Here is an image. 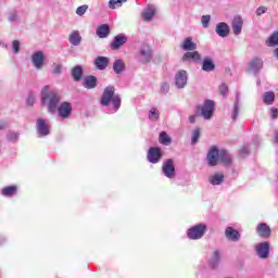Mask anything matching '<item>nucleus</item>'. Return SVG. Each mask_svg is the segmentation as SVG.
<instances>
[{
    "label": "nucleus",
    "mask_w": 278,
    "mask_h": 278,
    "mask_svg": "<svg viewBox=\"0 0 278 278\" xmlns=\"http://www.w3.org/2000/svg\"><path fill=\"white\" fill-rule=\"evenodd\" d=\"M155 16V7H148L142 12V18L143 21H151Z\"/></svg>",
    "instance_id": "c756f323"
},
{
    "label": "nucleus",
    "mask_w": 278,
    "mask_h": 278,
    "mask_svg": "<svg viewBox=\"0 0 278 278\" xmlns=\"http://www.w3.org/2000/svg\"><path fill=\"white\" fill-rule=\"evenodd\" d=\"M239 114H240V93L237 92L235 106H233V110H232V113H231L232 121H238Z\"/></svg>",
    "instance_id": "cd10ccee"
},
{
    "label": "nucleus",
    "mask_w": 278,
    "mask_h": 278,
    "mask_svg": "<svg viewBox=\"0 0 278 278\" xmlns=\"http://www.w3.org/2000/svg\"><path fill=\"white\" fill-rule=\"evenodd\" d=\"M263 101L266 105H273L275 103V92L267 91L263 96Z\"/></svg>",
    "instance_id": "72a5a7b5"
},
{
    "label": "nucleus",
    "mask_w": 278,
    "mask_h": 278,
    "mask_svg": "<svg viewBox=\"0 0 278 278\" xmlns=\"http://www.w3.org/2000/svg\"><path fill=\"white\" fill-rule=\"evenodd\" d=\"M219 93L223 96V97H227V94L229 93V87L227 86V84L223 83L219 88Z\"/></svg>",
    "instance_id": "37998d69"
},
{
    "label": "nucleus",
    "mask_w": 278,
    "mask_h": 278,
    "mask_svg": "<svg viewBox=\"0 0 278 278\" xmlns=\"http://www.w3.org/2000/svg\"><path fill=\"white\" fill-rule=\"evenodd\" d=\"M218 264H220V252L214 251L210 260V266L212 268H218Z\"/></svg>",
    "instance_id": "7c9ffc66"
},
{
    "label": "nucleus",
    "mask_w": 278,
    "mask_h": 278,
    "mask_svg": "<svg viewBox=\"0 0 278 278\" xmlns=\"http://www.w3.org/2000/svg\"><path fill=\"white\" fill-rule=\"evenodd\" d=\"M62 98L55 90H51V87L45 86L41 89V103L47 105L49 114H55L58 112L59 118H68L73 114V105L70 102H62L58 104Z\"/></svg>",
    "instance_id": "f257e3e1"
},
{
    "label": "nucleus",
    "mask_w": 278,
    "mask_h": 278,
    "mask_svg": "<svg viewBox=\"0 0 278 278\" xmlns=\"http://www.w3.org/2000/svg\"><path fill=\"white\" fill-rule=\"evenodd\" d=\"M148 118L152 123L160 121V110H157V108H151L148 113Z\"/></svg>",
    "instance_id": "2f4dec72"
},
{
    "label": "nucleus",
    "mask_w": 278,
    "mask_h": 278,
    "mask_svg": "<svg viewBox=\"0 0 278 278\" xmlns=\"http://www.w3.org/2000/svg\"><path fill=\"white\" fill-rule=\"evenodd\" d=\"M163 175L168 179H174L175 177V162L173 159H167L164 161L162 166Z\"/></svg>",
    "instance_id": "6e6552de"
},
{
    "label": "nucleus",
    "mask_w": 278,
    "mask_h": 278,
    "mask_svg": "<svg viewBox=\"0 0 278 278\" xmlns=\"http://www.w3.org/2000/svg\"><path fill=\"white\" fill-rule=\"evenodd\" d=\"M30 62L36 71H42L45 68V62H47V56H45V52L38 50L30 55Z\"/></svg>",
    "instance_id": "20e7f679"
},
{
    "label": "nucleus",
    "mask_w": 278,
    "mask_h": 278,
    "mask_svg": "<svg viewBox=\"0 0 278 278\" xmlns=\"http://www.w3.org/2000/svg\"><path fill=\"white\" fill-rule=\"evenodd\" d=\"M0 129H5V124H0Z\"/></svg>",
    "instance_id": "6e6d98bb"
},
{
    "label": "nucleus",
    "mask_w": 278,
    "mask_h": 278,
    "mask_svg": "<svg viewBox=\"0 0 278 278\" xmlns=\"http://www.w3.org/2000/svg\"><path fill=\"white\" fill-rule=\"evenodd\" d=\"M205 231H207V225L197 224L188 229L187 237L189 240H201L205 236Z\"/></svg>",
    "instance_id": "7ed1b4c3"
},
{
    "label": "nucleus",
    "mask_w": 278,
    "mask_h": 278,
    "mask_svg": "<svg viewBox=\"0 0 278 278\" xmlns=\"http://www.w3.org/2000/svg\"><path fill=\"white\" fill-rule=\"evenodd\" d=\"M215 31L220 36V38H227V36H229V25L225 22H220L216 25Z\"/></svg>",
    "instance_id": "6ab92c4d"
},
{
    "label": "nucleus",
    "mask_w": 278,
    "mask_h": 278,
    "mask_svg": "<svg viewBox=\"0 0 278 278\" xmlns=\"http://www.w3.org/2000/svg\"><path fill=\"white\" fill-rule=\"evenodd\" d=\"M35 103H36V96H34L33 93H29L26 99V105L31 108Z\"/></svg>",
    "instance_id": "de8ad7c7"
},
{
    "label": "nucleus",
    "mask_w": 278,
    "mask_h": 278,
    "mask_svg": "<svg viewBox=\"0 0 278 278\" xmlns=\"http://www.w3.org/2000/svg\"><path fill=\"white\" fill-rule=\"evenodd\" d=\"M96 34L100 38H108L110 36V25L108 24L100 25L97 28Z\"/></svg>",
    "instance_id": "b1692460"
},
{
    "label": "nucleus",
    "mask_w": 278,
    "mask_h": 278,
    "mask_svg": "<svg viewBox=\"0 0 278 278\" xmlns=\"http://www.w3.org/2000/svg\"><path fill=\"white\" fill-rule=\"evenodd\" d=\"M12 51L13 53H18L21 51V41L20 40H13L12 42Z\"/></svg>",
    "instance_id": "49530a36"
},
{
    "label": "nucleus",
    "mask_w": 278,
    "mask_h": 278,
    "mask_svg": "<svg viewBox=\"0 0 278 278\" xmlns=\"http://www.w3.org/2000/svg\"><path fill=\"white\" fill-rule=\"evenodd\" d=\"M231 26L235 36H240L242 34V27L244 26V20H242V16L236 15L232 18Z\"/></svg>",
    "instance_id": "ddd939ff"
},
{
    "label": "nucleus",
    "mask_w": 278,
    "mask_h": 278,
    "mask_svg": "<svg viewBox=\"0 0 278 278\" xmlns=\"http://www.w3.org/2000/svg\"><path fill=\"white\" fill-rule=\"evenodd\" d=\"M123 3H127V0H110L109 8L110 10H116V8H121Z\"/></svg>",
    "instance_id": "4c0bfd02"
},
{
    "label": "nucleus",
    "mask_w": 278,
    "mask_h": 278,
    "mask_svg": "<svg viewBox=\"0 0 278 278\" xmlns=\"http://www.w3.org/2000/svg\"><path fill=\"white\" fill-rule=\"evenodd\" d=\"M182 62H201V54L198 51L186 52Z\"/></svg>",
    "instance_id": "412c9836"
},
{
    "label": "nucleus",
    "mask_w": 278,
    "mask_h": 278,
    "mask_svg": "<svg viewBox=\"0 0 278 278\" xmlns=\"http://www.w3.org/2000/svg\"><path fill=\"white\" fill-rule=\"evenodd\" d=\"M199 138H201V130L199 128H197L192 132L191 143L197 144V142H199Z\"/></svg>",
    "instance_id": "58836bf2"
},
{
    "label": "nucleus",
    "mask_w": 278,
    "mask_h": 278,
    "mask_svg": "<svg viewBox=\"0 0 278 278\" xmlns=\"http://www.w3.org/2000/svg\"><path fill=\"white\" fill-rule=\"evenodd\" d=\"M211 16L210 15H203L201 17V23H202V27H204V29H207V27H210V21H211Z\"/></svg>",
    "instance_id": "c03bdc74"
},
{
    "label": "nucleus",
    "mask_w": 278,
    "mask_h": 278,
    "mask_svg": "<svg viewBox=\"0 0 278 278\" xmlns=\"http://www.w3.org/2000/svg\"><path fill=\"white\" fill-rule=\"evenodd\" d=\"M88 12V4L80 5L76 9L77 16H84Z\"/></svg>",
    "instance_id": "79ce46f5"
},
{
    "label": "nucleus",
    "mask_w": 278,
    "mask_h": 278,
    "mask_svg": "<svg viewBox=\"0 0 278 278\" xmlns=\"http://www.w3.org/2000/svg\"><path fill=\"white\" fill-rule=\"evenodd\" d=\"M262 66H264V61H262L260 58H255L250 62L248 72L252 73L253 75H257V73L262 71Z\"/></svg>",
    "instance_id": "4468645a"
},
{
    "label": "nucleus",
    "mask_w": 278,
    "mask_h": 278,
    "mask_svg": "<svg viewBox=\"0 0 278 278\" xmlns=\"http://www.w3.org/2000/svg\"><path fill=\"white\" fill-rule=\"evenodd\" d=\"M68 40L73 47H79L81 45V34H79V30L72 31Z\"/></svg>",
    "instance_id": "4be33fe9"
},
{
    "label": "nucleus",
    "mask_w": 278,
    "mask_h": 278,
    "mask_svg": "<svg viewBox=\"0 0 278 278\" xmlns=\"http://www.w3.org/2000/svg\"><path fill=\"white\" fill-rule=\"evenodd\" d=\"M159 142L160 144H164V147H168L173 142V139L166 131H161L159 135Z\"/></svg>",
    "instance_id": "c85d7f7f"
},
{
    "label": "nucleus",
    "mask_w": 278,
    "mask_h": 278,
    "mask_svg": "<svg viewBox=\"0 0 278 278\" xmlns=\"http://www.w3.org/2000/svg\"><path fill=\"white\" fill-rule=\"evenodd\" d=\"M114 92H116L114 86H108L100 100L103 108H109V114H115L117 110H121V96Z\"/></svg>",
    "instance_id": "f03ea898"
},
{
    "label": "nucleus",
    "mask_w": 278,
    "mask_h": 278,
    "mask_svg": "<svg viewBox=\"0 0 278 278\" xmlns=\"http://www.w3.org/2000/svg\"><path fill=\"white\" fill-rule=\"evenodd\" d=\"M225 236L230 242H238L240 240V232L233 227H227L225 230Z\"/></svg>",
    "instance_id": "f3484780"
},
{
    "label": "nucleus",
    "mask_w": 278,
    "mask_h": 278,
    "mask_svg": "<svg viewBox=\"0 0 278 278\" xmlns=\"http://www.w3.org/2000/svg\"><path fill=\"white\" fill-rule=\"evenodd\" d=\"M53 75H62V64H53Z\"/></svg>",
    "instance_id": "09e8293b"
},
{
    "label": "nucleus",
    "mask_w": 278,
    "mask_h": 278,
    "mask_svg": "<svg viewBox=\"0 0 278 278\" xmlns=\"http://www.w3.org/2000/svg\"><path fill=\"white\" fill-rule=\"evenodd\" d=\"M225 181V175L223 173H215L208 177V184L211 186H220Z\"/></svg>",
    "instance_id": "aec40b11"
},
{
    "label": "nucleus",
    "mask_w": 278,
    "mask_h": 278,
    "mask_svg": "<svg viewBox=\"0 0 278 278\" xmlns=\"http://www.w3.org/2000/svg\"><path fill=\"white\" fill-rule=\"evenodd\" d=\"M127 42V36L124 34L117 35L114 37L113 41L111 42V49L113 51H118L119 48L123 47V45H126Z\"/></svg>",
    "instance_id": "2eb2a0df"
},
{
    "label": "nucleus",
    "mask_w": 278,
    "mask_h": 278,
    "mask_svg": "<svg viewBox=\"0 0 278 278\" xmlns=\"http://www.w3.org/2000/svg\"><path fill=\"white\" fill-rule=\"evenodd\" d=\"M110 64V59L108 56H98L94 60V66L98 71H105Z\"/></svg>",
    "instance_id": "a211bd4d"
},
{
    "label": "nucleus",
    "mask_w": 278,
    "mask_h": 278,
    "mask_svg": "<svg viewBox=\"0 0 278 278\" xmlns=\"http://www.w3.org/2000/svg\"><path fill=\"white\" fill-rule=\"evenodd\" d=\"M274 55H275L276 60H278V48H276V49L274 50Z\"/></svg>",
    "instance_id": "5fc2aeb1"
},
{
    "label": "nucleus",
    "mask_w": 278,
    "mask_h": 278,
    "mask_svg": "<svg viewBox=\"0 0 278 278\" xmlns=\"http://www.w3.org/2000/svg\"><path fill=\"white\" fill-rule=\"evenodd\" d=\"M180 47L184 51H195L197 43L192 41V37H187Z\"/></svg>",
    "instance_id": "5701e85b"
},
{
    "label": "nucleus",
    "mask_w": 278,
    "mask_h": 278,
    "mask_svg": "<svg viewBox=\"0 0 278 278\" xmlns=\"http://www.w3.org/2000/svg\"><path fill=\"white\" fill-rule=\"evenodd\" d=\"M18 138H21L18 132L11 131L7 135L9 142H17Z\"/></svg>",
    "instance_id": "ea45409f"
},
{
    "label": "nucleus",
    "mask_w": 278,
    "mask_h": 278,
    "mask_svg": "<svg viewBox=\"0 0 278 278\" xmlns=\"http://www.w3.org/2000/svg\"><path fill=\"white\" fill-rule=\"evenodd\" d=\"M83 86L84 88H87V90H92L93 88H97V77L94 76L85 77Z\"/></svg>",
    "instance_id": "393cba45"
},
{
    "label": "nucleus",
    "mask_w": 278,
    "mask_h": 278,
    "mask_svg": "<svg viewBox=\"0 0 278 278\" xmlns=\"http://www.w3.org/2000/svg\"><path fill=\"white\" fill-rule=\"evenodd\" d=\"M169 90H170V85H168V83L164 81L161 84L160 92L162 94H168Z\"/></svg>",
    "instance_id": "a18cd8bd"
},
{
    "label": "nucleus",
    "mask_w": 278,
    "mask_h": 278,
    "mask_svg": "<svg viewBox=\"0 0 278 278\" xmlns=\"http://www.w3.org/2000/svg\"><path fill=\"white\" fill-rule=\"evenodd\" d=\"M240 155H249V144H245L240 150Z\"/></svg>",
    "instance_id": "3c124183"
},
{
    "label": "nucleus",
    "mask_w": 278,
    "mask_h": 278,
    "mask_svg": "<svg viewBox=\"0 0 278 278\" xmlns=\"http://www.w3.org/2000/svg\"><path fill=\"white\" fill-rule=\"evenodd\" d=\"M215 105L216 104L212 100H206L202 105L201 115L203 116V118H205V121H210V118H212Z\"/></svg>",
    "instance_id": "1a4fd4ad"
},
{
    "label": "nucleus",
    "mask_w": 278,
    "mask_h": 278,
    "mask_svg": "<svg viewBox=\"0 0 278 278\" xmlns=\"http://www.w3.org/2000/svg\"><path fill=\"white\" fill-rule=\"evenodd\" d=\"M214 68H216L214 61L210 58H205L202 62V71H205V73H212Z\"/></svg>",
    "instance_id": "a878e982"
},
{
    "label": "nucleus",
    "mask_w": 278,
    "mask_h": 278,
    "mask_svg": "<svg viewBox=\"0 0 278 278\" xmlns=\"http://www.w3.org/2000/svg\"><path fill=\"white\" fill-rule=\"evenodd\" d=\"M256 233L260 236V238H264L266 240L270 236L271 230L268 224L262 223L257 225Z\"/></svg>",
    "instance_id": "dca6fc26"
},
{
    "label": "nucleus",
    "mask_w": 278,
    "mask_h": 278,
    "mask_svg": "<svg viewBox=\"0 0 278 278\" xmlns=\"http://www.w3.org/2000/svg\"><path fill=\"white\" fill-rule=\"evenodd\" d=\"M113 71L116 75H121V73L125 71V62H123V60H115L113 63Z\"/></svg>",
    "instance_id": "473e14b6"
},
{
    "label": "nucleus",
    "mask_w": 278,
    "mask_h": 278,
    "mask_svg": "<svg viewBox=\"0 0 278 278\" xmlns=\"http://www.w3.org/2000/svg\"><path fill=\"white\" fill-rule=\"evenodd\" d=\"M267 11H268V8H266V7H258L256 9V16H262V14H266Z\"/></svg>",
    "instance_id": "8fccbe9b"
},
{
    "label": "nucleus",
    "mask_w": 278,
    "mask_h": 278,
    "mask_svg": "<svg viewBox=\"0 0 278 278\" xmlns=\"http://www.w3.org/2000/svg\"><path fill=\"white\" fill-rule=\"evenodd\" d=\"M152 58L153 53L151 52V46L143 43L139 49V61L141 64H149Z\"/></svg>",
    "instance_id": "423d86ee"
},
{
    "label": "nucleus",
    "mask_w": 278,
    "mask_h": 278,
    "mask_svg": "<svg viewBox=\"0 0 278 278\" xmlns=\"http://www.w3.org/2000/svg\"><path fill=\"white\" fill-rule=\"evenodd\" d=\"M189 123H197V117L194 115L189 116Z\"/></svg>",
    "instance_id": "864d4df0"
},
{
    "label": "nucleus",
    "mask_w": 278,
    "mask_h": 278,
    "mask_svg": "<svg viewBox=\"0 0 278 278\" xmlns=\"http://www.w3.org/2000/svg\"><path fill=\"white\" fill-rule=\"evenodd\" d=\"M37 134L39 136H49L51 134V125L43 118H38L36 123Z\"/></svg>",
    "instance_id": "9d476101"
},
{
    "label": "nucleus",
    "mask_w": 278,
    "mask_h": 278,
    "mask_svg": "<svg viewBox=\"0 0 278 278\" xmlns=\"http://www.w3.org/2000/svg\"><path fill=\"white\" fill-rule=\"evenodd\" d=\"M72 77L74 81H81V77H84V68H81V65H76L73 67Z\"/></svg>",
    "instance_id": "bb28decb"
},
{
    "label": "nucleus",
    "mask_w": 278,
    "mask_h": 278,
    "mask_svg": "<svg viewBox=\"0 0 278 278\" xmlns=\"http://www.w3.org/2000/svg\"><path fill=\"white\" fill-rule=\"evenodd\" d=\"M219 149L216 147H212L207 154H206V160H207V164L208 166H216L219 162Z\"/></svg>",
    "instance_id": "9b49d317"
},
{
    "label": "nucleus",
    "mask_w": 278,
    "mask_h": 278,
    "mask_svg": "<svg viewBox=\"0 0 278 278\" xmlns=\"http://www.w3.org/2000/svg\"><path fill=\"white\" fill-rule=\"evenodd\" d=\"M219 162L223 164H231V155L226 150H219Z\"/></svg>",
    "instance_id": "f704fd0d"
},
{
    "label": "nucleus",
    "mask_w": 278,
    "mask_h": 278,
    "mask_svg": "<svg viewBox=\"0 0 278 278\" xmlns=\"http://www.w3.org/2000/svg\"><path fill=\"white\" fill-rule=\"evenodd\" d=\"M270 117L271 118H278V109L273 108L270 110Z\"/></svg>",
    "instance_id": "603ef678"
},
{
    "label": "nucleus",
    "mask_w": 278,
    "mask_h": 278,
    "mask_svg": "<svg viewBox=\"0 0 278 278\" xmlns=\"http://www.w3.org/2000/svg\"><path fill=\"white\" fill-rule=\"evenodd\" d=\"M267 47H277L278 45V31H274L271 36L266 40Z\"/></svg>",
    "instance_id": "c9c22d12"
},
{
    "label": "nucleus",
    "mask_w": 278,
    "mask_h": 278,
    "mask_svg": "<svg viewBox=\"0 0 278 278\" xmlns=\"http://www.w3.org/2000/svg\"><path fill=\"white\" fill-rule=\"evenodd\" d=\"M16 194V186H10L2 189V197H14Z\"/></svg>",
    "instance_id": "e433bc0d"
},
{
    "label": "nucleus",
    "mask_w": 278,
    "mask_h": 278,
    "mask_svg": "<svg viewBox=\"0 0 278 278\" xmlns=\"http://www.w3.org/2000/svg\"><path fill=\"white\" fill-rule=\"evenodd\" d=\"M8 21L9 23H16V21H18V12L16 11H11L8 14Z\"/></svg>",
    "instance_id": "a19ab883"
},
{
    "label": "nucleus",
    "mask_w": 278,
    "mask_h": 278,
    "mask_svg": "<svg viewBox=\"0 0 278 278\" xmlns=\"http://www.w3.org/2000/svg\"><path fill=\"white\" fill-rule=\"evenodd\" d=\"M148 162L150 164H157L162 160V149L157 147H152L147 153Z\"/></svg>",
    "instance_id": "0eeeda50"
},
{
    "label": "nucleus",
    "mask_w": 278,
    "mask_h": 278,
    "mask_svg": "<svg viewBox=\"0 0 278 278\" xmlns=\"http://www.w3.org/2000/svg\"><path fill=\"white\" fill-rule=\"evenodd\" d=\"M175 84L178 89L186 88L188 84V72L180 70L175 76Z\"/></svg>",
    "instance_id": "f8f14e48"
},
{
    "label": "nucleus",
    "mask_w": 278,
    "mask_h": 278,
    "mask_svg": "<svg viewBox=\"0 0 278 278\" xmlns=\"http://www.w3.org/2000/svg\"><path fill=\"white\" fill-rule=\"evenodd\" d=\"M275 142H278V132L275 135Z\"/></svg>",
    "instance_id": "4d7b16f0"
},
{
    "label": "nucleus",
    "mask_w": 278,
    "mask_h": 278,
    "mask_svg": "<svg viewBox=\"0 0 278 278\" xmlns=\"http://www.w3.org/2000/svg\"><path fill=\"white\" fill-rule=\"evenodd\" d=\"M254 251L260 260H268L270 256V242L263 241L254 247Z\"/></svg>",
    "instance_id": "39448f33"
}]
</instances>
